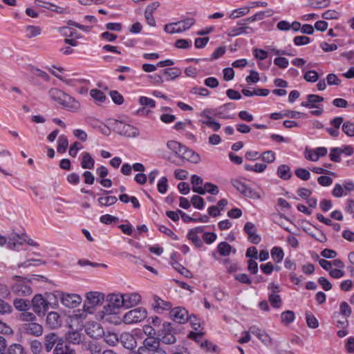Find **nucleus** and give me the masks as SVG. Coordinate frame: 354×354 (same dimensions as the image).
Returning a JSON list of instances; mask_svg holds the SVG:
<instances>
[{"mask_svg": "<svg viewBox=\"0 0 354 354\" xmlns=\"http://www.w3.org/2000/svg\"><path fill=\"white\" fill-rule=\"evenodd\" d=\"M187 239L190 240L197 248H201L203 245L201 238L197 234H194V232H189L187 234Z\"/></svg>", "mask_w": 354, "mask_h": 354, "instance_id": "obj_53", "label": "nucleus"}, {"mask_svg": "<svg viewBox=\"0 0 354 354\" xmlns=\"http://www.w3.org/2000/svg\"><path fill=\"white\" fill-rule=\"evenodd\" d=\"M170 317L179 324H185L189 319L187 310L182 307H176L170 310Z\"/></svg>", "mask_w": 354, "mask_h": 354, "instance_id": "obj_11", "label": "nucleus"}, {"mask_svg": "<svg viewBox=\"0 0 354 354\" xmlns=\"http://www.w3.org/2000/svg\"><path fill=\"white\" fill-rule=\"evenodd\" d=\"M244 232L248 235V241L253 244H259L261 236L257 234L255 225L251 222H247L244 225Z\"/></svg>", "mask_w": 354, "mask_h": 354, "instance_id": "obj_12", "label": "nucleus"}, {"mask_svg": "<svg viewBox=\"0 0 354 354\" xmlns=\"http://www.w3.org/2000/svg\"><path fill=\"white\" fill-rule=\"evenodd\" d=\"M46 325L52 328H57L62 324L59 315L56 312H50L46 317Z\"/></svg>", "mask_w": 354, "mask_h": 354, "instance_id": "obj_20", "label": "nucleus"}, {"mask_svg": "<svg viewBox=\"0 0 354 354\" xmlns=\"http://www.w3.org/2000/svg\"><path fill=\"white\" fill-rule=\"evenodd\" d=\"M330 3V0H310L309 6L314 9H321L328 7Z\"/></svg>", "mask_w": 354, "mask_h": 354, "instance_id": "obj_39", "label": "nucleus"}, {"mask_svg": "<svg viewBox=\"0 0 354 354\" xmlns=\"http://www.w3.org/2000/svg\"><path fill=\"white\" fill-rule=\"evenodd\" d=\"M57 336L55 333H49L45 337V349L47 352H50L53 348L54 345L57 344Z\"/></svg>", "mask_w": 354, "mask_h": 354, "instance_id": "obj_32", "label": "nucleus"}, {"mask_svg": "<svg viewBox=\"0 0 354 354\" xmlns=\"http://www.w3.org/2000/svg\"><path fill=\"white\" fill-rule=\"evenodd\" d=\"M139 102L142 106H148L149 108H154L156 106V102L151 98L142 96L139 98Z\"/></svg>", "mask_w": 354, "mask_h": 354, "instance_id": "obj_56", "label": "nucleus"}, {"mask_svg": "<svg viewBox=\"0 0 354 354\" xmlns=\"http://www.w3.org/2000/svg\"><path fill=\"white\" fill-rule=\"evenodd\" d=\"M104 296L99 292H89L86 294V300L84 304V308H94L96 306L102 304L104 301Z\"/></svg>", "mask_w": 354, "mask_h": 354, "instance_id": "obj_10", "label": "nucleus"}, {"mask_svg": "<svg viewBox=\"0 0 354 354\" xmlns=\"http://www.w3.org/2000/svg\"><path fill=\"white\" fill-rule=\"evenodd\" d=\"M147 317V311L145 308L139 307L126 313L122 320L126 324H132L141 322Z\"/></svg>", "mask_w": 354, "mask_h": 354, "instance_id": "obj_5", "label": "nucleus"}, {"mask_svg": "<svg viewBox=\"0 0 354 354\" xmlns=\"http://www.w3.org/2000/svg\"><path fill=\"white\" fill-rule=\"evenodd\" d=\"M167 147L169 149L172 151L178 157H180L183 153V151L185 148V145H183L180 142L175 140H169L167 143Z\"/></svg>", "mask_w": 354, "mask_h": 354, "instance_id": "obj_30", "label": "nucleus"}, {"mask_svg": "<svg viewBox=\"0 0 354 354\" xmlns=\"http://www.w3.org/2000/svg\"><path fill=\"white\" fill-rule=\"evenodd\" d=\"M273 15L274 11L272 9H268L265 11L259 12L252 17H248L241 21H239L237 24L239 26L247 25L248 24L255 21L261 20L265 17H272Z\"/></svg>", "mask_w": 354, "mask_h": 354, "instance_id": "obj_13", "label": "nucleus"}, {"mask_svg": "<svg viewBox=\"0 0 354 354\" xmlns=\"http://www.w3.org/2000/svg\"><path fill=\"white\" fill-rule=\"evenodd\" d=\"M174 332V328L172 327V324L170 322H164L162 324V328L158 331L157 335L159 337H161L167 334L172 333Z\"/></svg>", "mask_w": 354, "mask_h": 354, "instance_id": "obj_43", "label": "nucleus"}, {"mask_svg": "<svg viewBox=\"0 0 354 354\" xmlns=\"http://www.w3.org/2000/svg\"><path fill=\"white\" fill-rule=\"evenodd\" d=\"M161 73L166 76V80L170 81L176 79L181 75V70L178 68H169L164 69Z\"/></svg>", "mask_w": 354, "mask_h": 354, "instance_id": "obj_26", "label": "nucleus"}, {"mask_svg": "<svg viewBox=\"0 0 354 354\" xmlns=\"http://www.w3.org/2000/svg\"><path fill=\"white\" fill-rule=\"evenodd\" d=\"M250 331L255 335L266 345L268 346L272 344V339L264 331H262L259 328H256L255 327L250 328Z\"/></svg>", "mask_w": 354, "mask_h": 354, "instance_id": "obj_25", "label": "nucleus"}, {"mask_svg": "<svg viewBox=\"0 0 354 354\" xmlns=\"http://www.w3.org/2000/svg\"><path fill=\"white\" fill-rule=\"evenodd\" d=\"M172 265L175 270H178L181 274H183L185 277L191 278L192 277L191 272L187 268H185L184 266L180 265V263L175 262L172 263Z\"/></svg>", "mask_w": 354, "mask_h": 354, "instance_id": "obj_49", "label": "nucleus"}, {"mask_svg": "<svg viewBox=\"0 0 354 354\" xmlns=\"http://www.w3.org/2000/svg\"><path fill=\"white\" fill-rule=\"evenodd\" d=\"M261 158L267 163H272L275 160V153L271 150L266 151L262 154Z\"/></svg>", "mask_w": 354, "mask_h": 354, "instance_id": "obj_58", "label": "nucleus"}, {"mask_svg": "<svg viewBox=\"0 0 354 354\" xmlns=\"http://www.w3.org/2000/svg\"><path fill=\"white\" fill-rule=\"evenodd\" d=\"M342 154V151H340L339 147H335L330 149V153L329 155L330 160L335 162H339L341 161L340 156Z\"/></svg>", "mask_w": 354, "mask_h": 354, "instance_id": "obj_50", "label": "nucleus"}, {"mask_svg": "<svg viewBox=\"0 0 354 354\" xmlns=\"http://www.w3.org/2000/svg\"><path fill=\"white\" fill-rule=\"evenodd\" d=\"M296 46L306 45L310 42V39L307 36H296L293 39Z\"/></svg>", "mask_w": 354, "mask_h": 354, "instance_id": "obj_60", "label": "nucleus"}, {"mask_svg": "<svg viewBox=\"0 0 354 354\" xmlns=\"http://www.w3.org/2000/svg\"><path fill=\"white\" fill-rule=\"evenodd\" d=\"M91 96L99 102H104L106 100V95L104 93L97 88H93L90 91Z\"/></svg>", "mask_w": 354, "mask_h": 354, "instance_id": "obj_44", "label": "nucleus"}, {"mask_svg": "<svg viewBox=\"0 0 354 354\" xmlns=\"http://www.w3.org/2000/svg\"><path fill=\"white\" fill-rule=\"evenodd\" d=\"M70 328L72 329L71 326ZM66 339L73 344H79L81 342V334L77 330H70L66 334Z\"/></svg>", "mask_w": 354, "mask_h": 354, "instance_id": "obj_29", "label": "nucleus"}, {"mask_svg": "<svg viewBox=\"0 0 354 354\" xmlns=\"http://www.w3.org/2000/svg\"><path fill=\"white\" fill-rule=\"evenodd\" d=\"M42 349L41 343L35 339L30 342V350L34 354H39Z\"/></svg>", "mask_w": 354, "mask_h": 354, "instance_id": "obj_63", "label": "nucleus"}, {"mask_svg": "<svg viewBox=\"0 0 354 354\" xmlns=\"http://www.w3.org/2000/svg\"><path fill=\"white\" fill-rule=\"evenodd\" d=\"M24 333L34 336H40L43 333L42 326L35 322H30L23 325Z\"/></svg>", "mask_w": 354, "mask_h": 354, "instance_id": "obj_17", "label": "nucleus"}, {"mask_svg": "<svg viewBox=\"0 0 354 354\" xmlns=\"http://www.w3.org/2000/svg\"><path fill=\"white\" fill-rule=\"evenodd\" d=\"M295 313L292 310H286L281 314V321L285 325H288L295 320Z\"/></svg>", "mask_w": 354, "mask_h": 354, "instance_id": "obj_35", "label": "nucleus"}, {"mask_svg": "<svg viewBox=\"0 0 354 354\" xmlns=\"http://www.w3.org/2000/svg\"><path fill=\"white\" fill-rule=\"evenodd\" d=\"M295 175L299 178H300V179H301L303 180H307L310 177V172L307 169H306L298 168V169H297L295 170Z\"/></svg>", "mask_w": 354, "mask_h": 354, "instance_id": "obj_54", "label": "nucleus"}, {"mask_svg": "<svg viewBox=\"0 0 354 354\" xmlns=\"http://www.w3.org/2000/svg\"><path fill=\"white\" fill-rule=\"evenodd\" d=\"M50 97L68 111L77 113L81 108L80 102L71 95L57 88L49 90Z\"/></svg>", "mask_w": 354, "mask_h": 354, "instance_id": "obj_1", "label": "nucleus"}, {"mask_svg": "<svg viewBox=\"0 0 354 354\" xmlns=\"http://www.w3.org/2000/svg\"><path fill=\"white\" fill-rule=\"evenodd\" d=\"M268 300L274 308H279L282 305L281 297L277 294L270 293L268 296Z\"/></svg>", "mask_w": 354, "mask_h": 354, "instance_id": "obj_40", "label": "nucleus"}, {"mask_svg": "<svg viewBox=\"0 0 354 354\" xmlns=\"http://www.w3.org/2000/svg\"><path fill=\"white\" fill-rule=\"evenodd\" d=\"M57 295L61 299V302L64 306L67 308H76L82 301V298L80 295L77 294H65L62 292H58Z\"/></svg>", "mask_w": 354, "mask_h": 354, "instance_id": "obj_9", "label": "nucleus"}, {"mask_svg": "<svg viewBox=\"0 0 354 354\" xmlns=\"http://www.w3.org/2000/svg\"><path fill=\"white\" fill-rule=\"evenodd\" d=\"M114 128L119 134L127 137L133 138L138 136L139 134V131L137 128L121 121L115 120Z\"/></svg>", "mask_w": 354, "mask_h": 354, "instance_id": "obj_7", "label": "nucleus"}, {"mask_svg": "<svg viewBox=\"0 0 354 354\" xmlns=\"http://www.w3.org/2000/svg\"><path fill=\"white\" fill-rule=\"evenodd\" d=\"M14 283L10 288L12 292L19 297L29 296L32 293V290L29 286L30 279L21 276L15 275L12 277Z\"/></svg>", "mask_w": 354, "mask_h": 354, "instance_id": "obj_3", "label": "nucleus"}, {"mask_svg": "<svg viewBox=\"0 0 354 354\" xmlns=\"http://www.w3.org/2000/svg\"><path fill=\"white\" fill-rule=\"evenodd\" d=\"M192 191L201 195H204L206 192L210 193L213 195H216L219 192L217 185L211 183H206L203 187H193Z\"/></svg>", "mask_w": 354, "mask_h": 354, "instance_id": "obj_18", "label": "nucleus"}, {"mask_svg": "<svg viewBox=\"0 0 354 354\" xmlns=\"http://www.w3.org/2000/svg\"><path fill=\"white\" fill-rule=\"evenodd\" d=\"M100 221L101 223L109 225L111 223H117L119 221V218L116 216H111L110 214H104L100 216Z\"/></svg>", "mask_w": 354, "mask_h": 354, "instance_id": "obj_55", "label": "nucleus"}, {"mask_svg": "<svg viewBox=\"0 0 354 354\" xmlns=\"http://www.w3.org/2000/svg\"><path fill=\"white\" fill-rule=\"evenodd\" d=\"M124 307L129 308L133 306H136L141 299V297L138 293H127L123 295Z\"/></svg>", "mask_w": 354, "mask_h": 354, "instance_id": "obj_21", "label": "nucleus"}, {"mask_svg": "<svg viewBox=\"0 0 354 354\" xmlns=\"http://www.w3.org/2000/svg\"><path fill=\"white\" fill-rule=\"evenodd\" d=\"M218 252L223 257H227L230 254L232 247L227 242L223 241L218 245Z\"/></svg>", "mask_w": 354, "mask_h": 354, "instance_id": "obj_33", "label": "nucleus"}, {"mask_svg": "<svg viewBox=\"0 0 354 354\" xmlns=\"http://www.w3.org/2000/svg\"><path fill=\"white\" fill-rule=\"evenodd\" d=\"M53 354H76V353L73 348L62 341L57 343Z\"/></svg>", "mask_w": 354, "mask_h": 354, "instance_id": "obj_23", "label": "nucleus"}, {"mask_svg": "<svg viewBox=\"0 0 354 354\" xmlns=\"http://www.w3.org/2000/svg\"><path fill=\"white\" fill-rule=\"evenodd\" d=\"M25 30L28 38L37 37L41 33V29L39 26H27L25 28Z\"/></svg>", "mask_w": 354, "mask_h": 354, "instance_id": "obj_36", "label": "nucleus"}, {"mask_svg": "<svg viewBox=\"0 0 354 354\" xmlns=\"http://www.w3.org/2000/svg\"><path fill=\"white\" fill-rule=\"evenodd\" d=\"M306 319L307 326L311 328H317L319 326V322L317 318L310 312L306 313Z\"/></svg>", "mask_w": 354, "mask_h": 354, "instance_id": "obj_42", "label": "nucleus"}, {"mask_svg": "<svg viewBox=\"0 0 354 354\" xmlns=\"http://www.w3.org/2000/svg\"><path fill=\"white\" fill-rule=\"evenodd\" d=\"M167 182H168L167 178L165 176L162 177L159 180L158 185H157V188H158V191L160 194H165L167 192V188H168Z\"/></svg>", "mask_w": 354, "mask_h": 354, "instance_id": "obj_51", "label": "nucleus"}, {"mask_svg": "<svg viewBox=\"0 0 354 354\" xmlns=\"http://www.w3.org/2000/svg\"><path fill=\"white\" fill-rule=\"evenodd\" d=\"M24 234H19L16 232H12L8 236V248L10 250H17L18 247L24 243Z\"/></svg>", "mask_w": 354, "mask_h": 354, "instance_id": "obj_14", "label": "nucleus"}, {"mask_svg": "<svg viewBox=\"0 0 354 354\" xmlns=\"http://www.w3.org/2000/svg\"><path fill=\"white\" fill-rule=\"evenodd\" d=\"M284 253L280 247H274L271 250V257L277 263L281 262L283 259Z\"/></svg>", "mask_w": 354, "mask_h": 354, "instance_id": "obj_37", "label": "nucleus"}, {"mask_svg": "<svg viewBox=\"0 0 354 354\" xmlns=\"http://www.w3.org/2000/svg\"><path fill=\"white\" fill-rule=\"evenodd\" d=\"M93 330L90 331L91 328H87V334L93 338H97L100 337L103 333V329L99 324L95 323L92 325Z\"/></svg>", "mask_w": 354, "mask_h": 354, "instance_id": "obj_38", "label": "nucleus"}, {"mask_svg": "<svg viewBox=\"0 0 354 354\" xmlns=\"http://www.w3.org/2000/svg\"><path fill=\"white\" fill-rule=\"evenodd\" d=\"M118 201L115 196H110L105 197H100L98 198V202L101 205L110 206L115 204Z\"/></svg>", "mask_w": 354, "mask_h": 354, "instance_id": "obj_46", "label": "nucleus"}, {"mask_svg": "<svg viewBox=\"0 0 354 354\" xmlns=\"http://www.w3.org/2000/svg\"><path fill=\"white\" fill-rule=\"evenodd\" d=\"M160 342L165 344H173L176 342L175 335L172 333L160 337Z\"/></svg>", "mask_w": 354, "mask_h": 354, "instance_id": "obj_62", "label": "nucleus"}, {"mask_svg": "<svg viewBox=\"0 0 354 354\" xmlns=\"http://www.w3.org/2000/svg\"><path fill=\"white\" fill-rule=\"evenodd\" d=\"M57 151L60 153H64L68 146V141L67 137L64 135H61L57 140Z\"/></svg>", "mask_w": 354, "mask_h": 354, "instance_id": "obj_34", "label": "nucleus"}, {"mask_svg": "<svg viewBox=\"0 0 354 354\" xmlns=\"http://www.w3.org/2000/svg\"><path fill=\"white\" fill-rule=\"evenodd\" d=\"M250 12L249 7H244L239 9H236L232 11V12L230 15V18L231 19H236L241 16H244L247 15Z\"/></svg>", "mask_w": 354, "mask_h": 354, "instance_id": "obj_47", "label": "nucleus"}, {"mask_svg": "<svg viewBox=\"0 0 354 354\" xmlns=\"http://www.w3.org/2000/svg\"><path fill=\"white\" fill-rule=\"evenodd\" d=\"M340 313L345 317H349L351 314V308L346 301H342L339 306Z\"/></svg>", "mask_w": 354, "mask_h": 354, "instance_id": "obj_61", "label": "nucleus"}, {"mask_svg": "<svg viewBox=\"0 0 354 354\" xmlns=\"http://www.w3.org/2000/svg\"><path fill=\"white\" fill-rule=\"evenodd\" d=\"M3 354H24V349L21 344H13L8 347L6 352Z\"/></svg>", "mask_w": 354, "mask_h": 354, "instance_id": "obj_41", "label": "nucleus"}, {"mask_svg": "<svg viewBox=\"0 0 354 354\" xmlns=\"http://www.w3.org/2000/svg\"><path fill=\"white\" fill-rule=\"evenodd\" d=\"M274 63L280 68H286L289 64L288 59L283 57H279L274 59Z\"/></svg>", "mask_w": 354, "mask_h": 354, "instance_id": "obj_64", "label": "nucleus"}, {"mask_svg": "<svg viewBox=\"0 0 354 354\" xmlns=\"http://www.w3.org/2000/svg\"><path fill=\"white\" fill-rule=\"evenodd\" d=\"M108 305L104 306L105 312L107 314L115 313V309H118L120 307H124V297L123 295L111 294L108 296Z\"/></svg>", "mask_w": 354, "mask_h": 354, "instance_id": "obj_8", "label": "nucleus"}, {"mask_svg": "<svg viewBox=\"0 0 354 354\" xmlns=\"http://www.w3.org/2000/svg\"><path fill=\"white\" fill-rule=\"evenodd\" d=\"M113 338L118 341L120 340L123 346L129 350H133L136 346V341L135 337L129 333H123L120 335V338Z\"/></svg>", "mask_w": 354, "mask_h": 354, "instance_id": "obj_15", "label": "nucleus"}, {"mask_svg": "<svg viewBox=\"0 0 354 354\" xmlns=\"http://www.w3.org/2000/svg\"><path fill=\"white\" fill-rule=\"evenodd\" d=\"M233 187L239 191L242 195L252 199L260 198V195L248 187L244 182L240 179H232L231 181Z\"/></svg>", "mask_w": 354, "mask_h": 354, "instance_id": "obj_6", "label": "nucleus"}, {"mask_svg": "<svg viewBox=\"0 0 354 354\" xmlns=\"http://www.w3.org/2000/svg\"><path fill=\"white\" fill-rule=\"evenodd\" d=\"M277 174V176L283 180H288L292 176L290 168L287 165H281L279 166Z\"/></svg>", "mask_w": 354, "mask_h": 354, "instance_id": "obj_31", "label": "nucleus"}, {"mask_svg": "<svg viewBox=\"0 0 354 354\" xmlns=\"http://www.w3.org/2000/svg\"><path fill=\"white\" fill-rule=\"evenodd\" d=\"M146 352H150L160 347V337L155 335L147 337L143 341V346H141Z\"/></svg>", "mask_w": 354, "mask_h": 354, "instance_id": "obj_16", "label": "nucleus"}, {"mask_svg": "<svg viewBox=\"0 0 354 354\" xmlns=\"http://www.w3.org/2000/svg\"><path fill=\"white\" fill-rule=\"evenodd\" d=\"M191 202L193 205V206L198 209H202L204 207V200L202 197L194 195L191 198Z\"/></svg>", "mask_w": 354, "mask_h": 354, "instance_id": "obj_52", "label": "nucleus"}, {"mask_svg": "<svg viewBox=\"0 0 354 354\" xmlns=\"http://www.w3.org/2000/svg\"><path fill=\"white\" fill-rule=\"evenodd\" d=\"M109 95L112 99V100L118 105H120L124 102L123 96L117 91H111L109 93Z\"/></svg>", "mask_w": 354, "mask_h": 354, "instance_id": "obj_57", "label": "nucleus"}, {"mask_svg": "<svg viewBox=\"0 0 354 354\" xmlns=\"http://www.w3.org/2000/svg\"><path fill=\"white\" fill-rule=\"evenodd\" d=\"M196 20L193 17H187L177 22L166 24L164 30L169 34L180 33L189 30L194 25Z\"/></svg>", "mask_w": 354, "mask_h": 354, "instance_id": "obj_4", "label": "nucleus"}, {"mask_svg": "<svg viewBox=\"0 0 354 354\" xmlns=\"http://www.w3.org/2000/svg\"><path fill=\"white\" fill-rule=\"evenodd\" d=\"M183 153L181 154L180 157L181 158L185 159L193 163H198L201 161V157L200 156L194 152V151L188 149L187 147H185L183 151H182Z\"/></svg>", "mask_w": 354, "mask_h": 354, "instance_id": "obj_22", "label": "nucleus"}, {"mask_svg": "<svg viewBox=\"0 0 354 354\" xmlns=\"http://www.w3.org/2000/svg\"><path fill=\"white\" fill-rule=\"evenodd\" d=\"M14 307L19 311H27L30 308V303L29 300L22 298H17L13 301Z\"/></svg>", "mask_w": 354, "mask_h": 354, "instance_id": "obj_28", "label": "nucleus"}, {"mask_svg": "<svg viewBox=\"0 0 354 354\" xmlns=\"http://www.w3.org/2000/svg\"><path fill=\"white\" fill-rule=\"evenodd\" d=\"M190 93L195 95H200L203 97H207L210 94V92L204 87H193L190 90Z\"/></svg>", "mask_w": 354, "mask_h": 354, "instance_id": "obj_59", "label": "nucleus"}, {"mask_svg": "<svg viewBox=\"0 0 354 354\" xmlns=\"http://www.w3.org/2000/svg\"><path fill=\"white\" fill-rule=\"evenodd\" d=\"M342 131L349 137L354 136V123L351 121H346L342 124Z\"/></svg>", "mask_w": 354, "mask_h": 354, "instance_id": "obj_45", "label": "nucleus"}, {"mask_svg": "<svg viewBox=\"0 0 354 354\" xmlns=\"http://www.w3.org/2000/svg\"><path fill=\"white\" fill-rule=\"evenodd\" d=\"M82 158L81 161V167L83 169H93L95 165V160L91 154L88 152H84L82 153Z\"/></svg>", "mask_w": 354, "mask_h": 354, "instance_id": "obj_27", "label": "nucleus"}, {"mask_svg": "<svg viewBox=\"0 0 354 354\" xmlns=\"http://www.w3.org/2000/svg\"><path fill=\"white\" fill-rule=\"evenodd\" d=\"M48 301L41 294L35 295L31 300L33 311L38 316H44L48 310L49 306L55 308L57 306V295L53 293L48 295Z\"/></svg>", "mask_w": 354, "mask_h": 354, "instance_id": "obj_2", "label": "nucleus"}, {"mask_svg": "<svg viewBox=\"0 0 354 354\" xmlns=\"http://www.w3.org/2000/svg\"><path fill=\"white\" fill-rule=\"evenodd\" d=\"M304 78L308 82H315L319 79V75L315 71L310 70L304 73Z\"/></svg>", "mask_w": 354, "mask_h": 354, "instance_id": "obj_48", "label": "nucleus"}, {"mask_svg": "<svg viewBox=\"0 0 354 354\" xmlns=\"http://www.w3.org/2000/svg\"><path fill=\"white\" fill-rule=\"evenodd\" d=\"M152 306L154 310L158 313H162L165 310H169L172 307L170 302L165 301L157 296L154 297V302Z\"/></svg>", "mask_w": 354, "mask_h": 354, "instance_id": "obj_19", "label": "nucleus"}, {"mask_svg": "<svg viewBox=\"0 0 354 354\" xmlns=\"http://www.w3.org/2000/svg\"><path fill=\"white\" fill-rule=\"evenodd\" d=\"M254 30L246 25L241 26V27H233L228 30L227 35L229 37H236L237 35L245 33L249 34L253 32Z\"/></svg>", "mask_w": 354, "mask_h": 354, "instance_id": "obj_24", "label": "nucleus"}]
</instances>
